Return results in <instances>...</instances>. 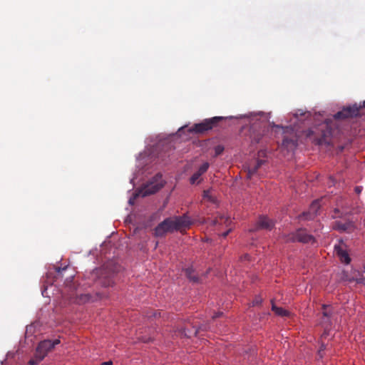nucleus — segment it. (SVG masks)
I'll return each instance as SVG.
<instances>
[{
	"label": "nucleus",
	"instance_id": "1",
	"mask_svg": "<svg viewBox=\"0 0 365 365\" xmlns=\"http://www.w3.org/2000/svg\"><path fill=\"white\" fill-rule=\"evenodd\" d=\"M192 225L190 218L186 215L168 217L155 228L156 237H163L168 232L189 228Z\"/></svg>",
	"mask_w": 365,
	"mask_h": 365
},
{
	"label": "nucleus",
	"instance_id": "2",
	"mask_svg": "<svg viewBox=\"0 0 365 365\" xmlns=\"http://www.w3.org/2000/svg\"><path fill=\"white\" fill-rule=\"evenodd\" d=\"M331 130L328 124L324 123L319 128L315 130L309 129L307 131L306 136L310 139L315 145L329 144L330 143Z\"/></svg>",
	"mask_w": 365,
	"mask_h": 365
},
{
	"label": "nucleus",
	"instance_id": "3",
	"mask_svg": "<svg viewBox=\"0 0 365 365\" xmlns=\"http://www.w3.org/2000/svg\"><path fill=\"white\" fill-rule=\"evenodd\" d=\"M60 344L59 339L53 341L47 339L41 341L38 343L34 356L29 361V365H37L47 356L56 345Z\"/></svg>",
	"mask_w": 365,
	"mask_h": 365
},
{
	"label": "nucleus",
	"instance_id": "4",
	"mask_svg": "<svg viewBox=\"0 0 365 365\" xmlns=\"http://www.w3.org/2000/svg\"><path fill=\"white\" fill-rule=\"evenodd\" d=\"M161 174H156L150 180L145 184L139 191L135 194L134 198L138 196L145 197L153 195L160 190L164 185Z\"/></svg>",
	"mask_w": 365,
	"mask_h": 365
},
{
	"label": "nucleus",
	"instance_id": "5",
	"mask_svg": "<svg viewBox=\"0 0 365 365\" xmlns=\"http://www.w3.org/2000/svg\"><path fill=\"white\" fill-rule=\"evenodd\" d=\"M282 238L287 242H299L302 243H314L315 242L314 237L307 233L305 229L299 228L295 232L289 234H284Z\"/></svg>",
	"mask_w": 365,
	"mask_h": 365
},
{
	"label": "nucleus",
	"instance_id": "6",
	"mask_svg": "<svg viewBox=\"0 0 365 365\" xmlns=\"http://www.w3.org/2000/svg\"><path fill=\"white\" fill-rule=\"evenodd\" d=\"M224 118L221 116H216L211 118L205 119L200 123L195 124L194 126L190 130L191 132L196 133H203L209 130H211Z\"/></svg>",
	"mask_w": 365,
	"mask_h": 365
},
{
	"label": "nucleus",
	"instance_id": "7",
	"mask_svg": "<svg viewBox=\"0 0 365 365\" xmlns=\"http://www.w3.org/2000/svg\"><path fill=\"white\" fill-rule=\"evenodd\" d=\"M361 108H365V101L363 102L362 105L357 106V104H354L351 106L344 108L341 110L335 113L334 118L335 119H346L356 117L359 115V110Z\"/></svg>",
	"mask_w": 365,
	"mask_h": 365
},
{
	"label": "nucleus",
	"instance_id": "8",
	"mask_svg": "<svg viewBox=\"0 0 365 365\" xmlns=\"http://www.w3.org/2000/svg\"><path fill=\"white\" fill-rule=\"evenodd\" d=\"M332 229L340 232H352L355 230V224L351 220L341 222L336 220L332 223Z\"/></svg>",
	"mask_w": 365,
	"mask_h": 365
},
{
	"label": "nucleus",
	"instance_id": "9",
	"mask_svg": "<svg viewBox=\"0 0 365 365\" xmlns=\"http://www.w3.org/2000/svg\"><path fill=\"white\" fill-rule=\"evenodd\" d=\"M320 207L321 205L319 200H316L313 201L309 208V210L307 212H304L302 215H300L299 219L305 220H313L317 215Z\"/></svg>",
	"mask_w": 365,
	"mask_h": 365
},
{
	"label": "nucleus",
	"instance_id": "10",
	"mask_svg": "<svg viewBox=\"0 0 365 365\" xmlns=\"http://www.w3.org/2000/svg\"><path fill=\"white\" fill-rule=\"evenodd\" d=\"M274 226V222L266 216H260L255 229L251 231H256L261 229L271 230Z\"/></svg>",
	"mask_w": 365,
	"mask_h": 365
},
{
	"label": "nucleus",
	"instance_id": "11",
	"mask_svg": "<svg viewBox=\"0 0 365 365\" xmlns=\"http://www.w3.org/2000/svg\"><path fill=\"white\" fill-rule=\"evenodd\" d=\"M209 163H204L198 169L197 172H195L190 178V182L191 184H199L201 181L200 177L202 175L205 173L209 168Z\"/></svg>",
	"mask_w": 365,
	"mask_h": 365
},
{
	"label": "nucleus",
	"instance_id": "12",
	"mask_svg": "<svg viewBox=\"0 0 365 365\" xmlns=\"http://www.w3.org/2000/svg\"><path fill=\"white\" fill-rule=\"evenodd\" d=\"M334 251L336 255L339 257L341 262L346 264L350 263L351 258L348 252L341 245H335Z\"/></svg>",
	"mask_w": 365,
	"mask_h": 365
},
{
	"label": "nucleus",
	"instance_id": "13",
	"mask_svg": "<svg viewBox=\"0 0 365 365\" xmlns=\"http://www.w3.org/2000/svg\"><path fill=\"white\" fill-rule=\"evenodd\" d=\"M297 146V139L295 137L289 138L284 136L282 143V147L287 150H294Z\"/></svg>",
	"mask_w": 365,
	"mask_h": 365
},
{
	"label": "nucleus",
	"instance_id": "14",
	"mask_svg": "<svg viewBox=\"0 0 365 365\" xmlns=\"http://www.w3.org/2000/svg\"><path fill=\"white\" fill-rule=\"evenodd\" d=\"M232 220L230 217L219 214L212 221L214 225L225 224L227 227L230 226Z\"/></svg>",
	"mask_w": 365,
	"mask_h": 365
},
{
	"label": "nucleus",
	"instance_id": "15",
	"mask_svg": "<svg viewBox=\"0 0 365 365\" xmlns=\"http://www.w3.org/2000/svg\"><path fill=\"white\" fill-rule=\"evenodd\" d=\"M264 163V160H258L253 165H250L248 168L247 171V178H251L257 171V170L262 166V165Z\"/></svg>",
	"mask_w": 365,
	"mask_h": 365
},
{
	"label": "nucleus",
	"instance_id": "16",
	"mask_svg": "<svg viewBox=\"0 0 365 365\" xmlns=\"http://www.w3.org/2000/svg\"><path fill=\"white\" fill-rule=\"evenodd\" d=\"M185 273L190 281L194 283H198L200 282L199 277L195 274V270L192 267L186 268L185 269Z\"/></svg>",
	"mask_w": 365,
	"mask_h": 365
},
{
	"label": "nucleus",
	"instance_id": "17",
	"mask_svg": "<svg viewBox=\"0 0 365 365\" xmlns=\"http://www.w3.org/2000/svg\"><path fill=\"white\" fill-rule=\"evenodd\" d=\"M322 314H323V317H324V322H326V323H329V319L332 316V311H331V308L330 306L329 305H326V304H324L322 306Z\"/></svg>",
	"mask_w": 365,
	"mask_h": 365
},
{
	"label": "nucleus",
	"instance_id": "18",
	"mask_svg": "<svg viewBox=\"0 0 365 365\" xmlns=\"http://www.w3.org/2000/svg\"><path fill=\"white\" fill-rule=\"evenodd\" d=\"M272 310L275 312V314L278 316L286 317L289 315V312L287 310L284 309L283 308L277 307L272 300Z\"/></svg>",
	"mask_w": 365,
	"mask_h": 365
},
{
	"label": "nucleus",
	"instance_id": "19",
	"mask_svg": "<svg viewBox=\"0 0 365 365\" xmlns=\"http://www.w3.org/2000/svg\"><path fill=\"white\" fill-rule=\"evenodd\" d=\"M91 297L88 294H80L77 298L78 303H86L90 301Z\"/></svg>",
	"mask_w": 365,
	"mask_h": 365
},
{
	"label": "nucleus",
	"instance_id": "20",
	"mask_svg": "<svg viewBox=\"0 0 365 365\" xmlns=\"http://www.w3.org/2000/svg\"><path fill=\"white\" fill-rule=\"evenodd\" d=\"M203 198L207 199L210 202H215V198L211 195V191L209 190L203 192Z\"/></svg>",
	"mask_w": 365,
	"mask_h": 365
},
{
	"label": "nucleus",
	"instance_id": "21",
	"mask_svg": "<svg viewBox=\"0 0 365 365\" xmlns=\"http://www.w3.org/2000/svg\"><path fill=\"white\" fill-rule=\"evenodd\" d=\"M354 280L359 284H363L365 285V272Z\"/></svg>",
	"mask_w": 365,
	"mask_h": 365
},
{
	"label": "nucleus",
	"instance_id": "22",
	"mask_svg": "<svg viewBox=\"0 0 365 365\" xmlns=\"http://www.w3.org/2000/svg\"><path fill=\"white\" fill-rule=\"evenodd\" d=\"M262 299L261 297L257 296L255 298V299L252 301V306H259L262 304Z\"/></svg>",
	"mask_w": 365,
	"mask_h": 365
},
{
	"label": "nucleus",
	"instance_id": "23",
	"mask_svg": "<svg viewBox=\"0 0 365 365\" xmlns=\"http://www.w3.org/2000/svg\"><path fill=\"white\" fill-rule=\"evenodd\" d=\"M223 151H224V147L222 145H219L215 148V153L216 156L222 154Z\"/></svg>",
	"mask_w": 365,
	"mask_h": 365
},
{
	"label": "nucleus",
	"instance_id": "24",
	"mask_svg": "<svg viewBox=\"0 0 365 365\" xmlns=\"http://www.w3.org/2000/svg\"><path fill=\"white\" fill-rule=\"evenodd\" d=\"M262 135L261 134H257V135H251V138H252V141L255 143H258L261 138H262Z\"/></svg>",
	"mask_w": 365,
	"mask_h": 365
},
{
	"label": "nucleus",
	"instance_id": "25",
	"mask_svg": "<svg viewBox=\"0 0 365 365\" xmlns=\"http://www.w3.org/2000/svg\"><path fill=\"white\" fill-rule=\"evenodd\" d=\"M362 190H363L362 186H356L354 188V192L358 195H359L362 192Z\"/></svg>",
	"mask_w": 365,
	"mask_h": 365
},
{
	"label": "nucleus",
	"instance_id": "26",
	"mask_svg": "<svg viewBox=\"0 0 365 365\" xmlns=\"http://www.w3.org/2000/svg\"><path fill=\"white\" fill-rule=\"evenodd\" d=\"M231 230H232V228L228 229L226 232H225L222 234V236L223 237H226L229 235V233L231 232Z\"/></svg>",
	"mask_w": 365,
	"mask_h": 365
},
{
	"label": "nucleus",
	"instance_id": "27",
	"mask_svg": "<svg viewBox=\"0 0 365 365\" xmlns=\"http://www.w3.org/2000/svg\"><path fill=\"white\" fill-rule=\"evenodd\" d=\"M113 284V281H111V279H108L107 282L106 283H103V285L105 287H109V286H111Z\"/></svg>",
	"mask_w": 365,
	"mask_h": 365
},
{
	"label": "nucleus",
	"instance_id": "28",
	"mask_svg": "<svg viewBox=\"0 0 365 365\" xmlns=\"http://www.w3.org/2000/svg\"><path fill=\"white\" fill-rule=\"evenodd\" d=\"M66 268H67L66 267H63V268H62V269H61V267H56V272H57L58 274H59L62 270H66Z\"/></svg>",
	"mask_w": 365,
	"mask_h": 365
},
{
	"label": "nucleus",
	"instance_id": "29",
	"mask_svg": "<svg viewBox=\"0 0 365 365\" xmlns=\"http://www.w3.org/2000/svg\"><path fill=\"white\" fill-rule=\"evenodd\" d=\"M305 115V113H303V112H300V113L297 112L296 113H294V116L296 118H298L299 115Z\"/></svg>",
	"mask_w": 365,
	"mask_h": 365
},
{
	"label": "nucleus",
	"instance_id": "30",
	"mask_svg": "<svg viewBox=\"0 0 365 365\" xmlns=\"http://www.w3.org/2000/svg\"><path fill=\"white\" fill-rule=\"evenodd\" d=\"M101 365H113V362L111 361H108L102 363Z\"/></svg>",
	"mask_w": 365,
	"mask_h": 365
},
{
	"label": "nucleus",
	"instance_id": "31",
	"mask_svg": "<svg viewBox=\"0 0 365 365\" xmlns=\"http://www.w3.org/2000/svg\"><path fill=\"white\" fill-rule=\"evenodd\" d=\"M222 314V312H218L217 314H215L213 317H212V319H215L217 317H219L220 316H221Z\"/></svg>",
	"mask_w": 365,
	"mask_h": 365
},
{
	"label": "nucleus",
	"instance_id": "32",
	"mask_svg": "<svg viewBox=\"0 0 365 365\" xmlns=\"http://www.w3.org/2000/svg\"><path fill=\"white\" fill-rule=\"evenodd\" d=\"M330 180H331V185H334V183H335L334 179L332 178H330Z\"/></svg>",
	"mask_w": 365,
	"mask_h": 365
},
{
	"label": "nucleus",
	"instance_id": "33",
	"mask_svg": "<svg viewBox=\"0 0 365 365\" xmlns=\"http://www.w3.org/2000/svg\"><path fill=\"white\" fill-rule=\"evenodd\" d=\"M129 203H130V204H133V200L130 198V199L129 200Z\"/></svg>",
	"mask_w": 365,
	"mask_h": 365
},
{
	"label": "nucleus",
	"instance_id": "34",
	"mask_svg": "<svg viewBox=\"0 0 365 365\" xmlns=\"http://www.w3.org/2000/svg\"><path fill=\"white\" fill-rule=\"evenodd\" d=\"M153 317H157V313H156V312H155V313L153 314Z\"/></svg>",
	"mask_w": 365,
	"mask_h": 365
}]
</instances>
